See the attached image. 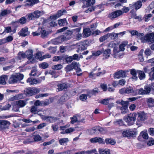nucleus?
Returning a JSON list of instances; mask_svg holds the SVG:
<instances>
[{"label": "nucleus", "instance_id": "23", "mask_svg": "<svg viewBox=\"0 0 154 154\" xmlns=\"http://www.w3.org/2000/svg\"><path fill=\"white\" fill-rule=\"evenodd\" d=\"M39 2L38 0H26V5L32 6L35 4Z\"/></svg>", "mask_w": 154, "mask_h": 154}, {"label": "nucleus", "instance_id": "44", "mask_svg": "<svg viewBox=\"0 0 154 154\" xmlns=\"http://www.w3.org/2000/svg\"><path fill=\"white\" fill-rule=\"evenodd\" d=\"M109 35V37H111V38L113 40L116 39L118 37L117 33H108Z\"/></svg>", "mask_w": 154, "mask_h": 154}, {"label": "nucleus", "instance_id": "47", "mask_svg": "<svg viewBox=\"0 0 154 154\" xmlns=\"http://www.w3.org/2000/svg\"><path fill=\"white\" fill-rule=\"evenodd\" d=\"M33 13L35 19L39 18L41 15V11H35Z\"/></svg>", "mask_w": 154, "mask_h": 154}, {"label": "nucleus", "instance_id": "25", "mask_svg": "<svg viewBox=\"0 0 154 154\" xmlns=\"http://www.w3.org/2000/svg\"><path fill=\"white\" fill-rule=\"evenodd\" d=\"M148 134L147 131H142L140 134L138 139L139 140L141 137L143 139H146L148 138Z\"/></svg>", "mask_w": 154, "mask_h": 154}, {"label": "nucleus", "instance_id": "5", "mask_svg": "<svg viewBox=\"0 0 154 154\" xmlns=\"http://www.w3.org/2000/svg\"><path fill=\"white\" fill-rule=\"evenodd\" d=\"M143 40H144V42H147L150 43L154 42V32L146 34L143 39Z\"/></svg>", "mask_w": 154, "mask_h": 154}, {"label": "nucleus", "instance_id": "3", "mask_svg": "<svg viewBox=\"0 0 154 154\" xmlns=\"http://www.w3.org/2000/svg\"><path fill=\"white\" fill-rule=\"evenodd\" d=\"M137 132L132 129L125 130L122 133V135L125 137H135Z\"/></svg>", "mask_w": 154, "mask_h": 154}, {"label": "nucleus", "instance_id": "24", "mask_svg": "<svg viewBox=\"0 0 154 154\" xmlns=\"http://www.w3.org/2000/svg\"><path fill=\"white\" fill-rule=\"evenodd\" d=\"M58 23L59 25L60 26H64L67 25L68 23L66 19H60L58 20Z\"/></svg>", "mask_w": 154, "mask_h": 154}, {"label": "nucleus", "instance_id": "54", "mask_svg": "<svg viewBox=\"0 0 154 154\" xmlns=\"http://www.w3.org/2000/svg\"><path fill=\"white\" fill-rule=\"evenodd\" d=\"M43 103L42 101H40L39 100H36L34 103V105L36 106H43Z\"/></svg>", "mask_w": 154, "mask_h": 154}, {"label": "nucleus", "instance_id": "40", "mask_svg": "<svg viewBox=\"0 0 154 154\" xmlns=\"http://www.w3.org/2000/svg\"><path fill=\"white\" fill-rule=\"evenodd\" d=\"M116 46V44L113 42H111L109 43V46L110 48H114L113 51L114 53H116L118 52L117 51H116V48L115 47Z\"/></svg>", "mask_w": 154, "mask_h": 154}, {"label": "nucleus", "instance_id": "16", "mask_svg": "<svg viewBox=\"0 0 154 154\" xmlns=\"http://www.w3.org/2000/svg\"><path fill=\"white\" fill-rule=\"evenodd\" d=\"M26 21V20L25 17H21L19 20L13 22L12 24L14 25H16L18 23H20L21 24H23L25 23Z\"/></svg>", "mask_w": 154, "mask_h": 154}, {"label": "nucleus", "instance_id": "29", "mask_svg": "<svg viewBox=\"0 0 154 154\" xmlns=\"http://www.w3.org/2000/svg\"><path fill=\"white\" fill-rule=\"evenodd\" d=\"M36 79L29 78L26 80L27 83H29V85H34L37 84Z\"/></svg>", "mask_w": 154, "mask_h": 154}, {"label": "nucleus", "instance_id": "52", "mask_svg": "<svg viewBox=\"0 0 154 154\" xmlns=\"http://www.w3.org/2000/svg\"><path fill=\"white\" fill-rule=\"evenodd\" d=\"M120 109L121 111V113L123 114H125L128 111V107L125 106V107H120Z\"/></svg>", "mask_w": 154, "mask_h": 154}, {"label": "nucleus", "instance_id": "42", "mask_svg": "<svg viewBox=\"0 0 154 154\" xmlns=\"http://www.w3.org/2000/svg\"><path fill=\"white\" fill-rule=\"evenodd\" d=\"M127 45V42H125L121 44L119 46L120 50L121 51H124L125 48L124 47Z\"/></svg>", "mask_w": 154, "mask_h": 154}, {"label": "nucleus", "instance_id": "2", "mask_svg": "<svg viewBox=\"0 0 154 154\" xmlns=\"http://www.w3.org/2000/svg\"><path fill=\"white\" fill-rule=\"evenodd\" d=\"M136 119V116L134 114L130 113L124 117V120L128 125H131L134 124Z\"/></svg>", "mask_w": 154, "mask_h": 154}, {"label": "nucleus", "instance_id": "10", "mask_svg": "<svg viewBox=\"0 0 154 154\" xmlns=\"http://www.w3.org/2000/svg\"><path fill=\"white\" fill-rule=\"evenodd\" d=\"M10 123L7 121L0 120V129L4 130L8 128Z\"/></svg>", "mask_w": 154, "mask_h": 154}, {"label": "nucleus", "instance_id": "1", "mask_svg": "<svg viewBox=\"0 0 154 154\" xmlns=\"http://www.w3.org/2000/svg\"><path fill=\"white\" fill-rule=\"evenodd\" d=\"M23 78L24 75L22 74L18 73L12 75L9 79L8 82L10 84L19 83Z\"/></svg>", "mask_w": 154, "mask_h": 154}, {"label": "nucleus", "instance_id": "20", "mask_svg": "<svg viewBox=\"0 0 154 154\" xmlns=\"http://www.w3.org/2000/svg\"><path fill=\"white\" fill-rule=\"evenodd\" d=\"M91 30L89 28L85 29L83 31V36L85 37H88L91 35Z\"/></svg>", "mask_w": 154, "mask_h": 154}, {"label": "nucleus", "instance_id": "55", "mask_svg": "<svg viewBox=\"0 0 154 154\" xmlns=\"http://www.w3.org/2000/svg\"><path fill=\"white\" fill-rule=\"evenodd\" d=\"M73 32V31L72 30H67L65 33H63V34L66 36H68L69 38V36L72 35Z\"/></svg>", "mask_w": 154, "mask_h": 154}, {"label": "nucleus", "instance_id": "48", "mask_svg": "<svg viewBox=\"0 0 154 154\" xmlns=\"http://www.w3.org/2000/svg\"><path fill=\"white\" fill-rule=\"evenodd\" d=\"M73 64L72 63L68 65L66 67L65 69L67 72H70L73 69V67L72 65Z\"/></svg>", "mask_w": 154, "mask_h": 154}, {"label": "nucleus", "instance_id": "11", "mask_svg": "<svg viewBox=\"0 0 154 154\" xmlns=\"http://www.w3.org/2000/svg\"><path fill=\"white\" fill-rule=\"evenodd\" d=\"M70 94L68 93H66L64 94L60 98L59 100V103L60 104L68 100L70 97Z\"/></svg>", "mask_w": 154, "mask_h": 154}, {"label": "nucleus", "instance_id": "57", "mask_svg": "<svg viewBox=\"0 0 154 154\" xmlns=\"http://www.w3.org/2000/svg\"><path fill=\"white\" fill-rule=\"evenodd\" d=\"M96 73L95 72V70H94L91 72L90 73L89 77L90 78L93 79H95L96 76Z\"/></svg>", "mask_w": 154, "mask_h": 154}, {"label": "nucleus", "instance_id": "15", "mask_svg": "<svg viewBox=\"0 0 154 154\" xmlns=\"http://www.w3.org/2000/svg\"><path fill=\"white\" fill-rule=\"evenodd\" d=\"M126 76L125 73L122 70H120L115 74L114 78L117 79L123 78Z\"/></svg>", "mask_w": 154, "mask_h": 154}, {"label": "nucleus", "instance_id": "17", "mask_svg": "<svg viewBox=\"0 0 154 154\" xmlns=\"http://www.w3.org/2000/svg\"><path fill=\"white\" fill-rule=\"evenodd\" d=\"M8 76L6 75H3L0 76V84L5 85L6 84V81L8 79Z\"/></svg>", "mask_w": 154, "mask_h": 154}, {"label": "nucleus", "instance_id": "53", "mask_svg": "<svg viewBox=\"0 0 154 154\" xmlns=\"http://www.w3.org/2000/svg\"><path fill=\"white\" fill-rule=\"evenodd\" d=\"M52 68L54 69H60L62 68V66L60 64H57L53 66Z\"/></svg>", "mask_w": 154, "mask_h": 154}, {"label": "nucleus", "instance_id": "43", "mask_svg": "<svg viewBox=\"0 0 154 154\" xmlns=\"http://www.w3.org/2000/svg\"><path fill=\"white\" fill-rule=\"evenodd\" d=\"M125 90L126 94H128L134 92V91L133 88L131 87H129L127 88H125Z\"/></svg>", "mask_w": 154, "mask_h": 154}, {"label": "nucleus", "instance_id": "34", "mask_svg": "<svg viewBox=\"0 0 154 154\" xmlns=\"http://www.w3.org/2000/svg\"><path fill=\"white\" fill-rule=\"evenodd\" d=\"M96 93V90L95 89L89 90L87 92V95L88 97H90L91 96L95 94Z\"/></svg>", "mask_w": 154, "mask_h": 154}, {"label": "nucleus", "instance_id": "41", "mask_svg": "<svg viewBox=\"0 0 154 154\" xmlns=\"http://www.w3.org/2000/svg\"><path fill=\"white\" fill-rule=\"evenodd\" d=\"M105 142L107 144H110L112 145L114 144L116 142L114 140L111 139H106L105 140Z\"/></svg>", "mask_w": 154, "mask_h": 154}, {"label": "nucleus", "instance_id": "45", "mask_svg": "<svg viewBox=\"0 0 154 154\" xmlns=\"http://www.w3.org/2000/svg\"><path fill=\"white\" fill-rule=\"evenodd\" d=\"M95 127H94L92 129H89L87 131L88 133L91 135H93L95 134L96 131Z\"/></svg>", "mask_w": 154, "mask_h": 154}, {"label": "nucleus", "instance_id": "58", "mask_svg": "<svg viewBox=\"0 0 154 154\" xmlns=\"http://www.w3.org/2000/svg\"><path fill=\"white\" fill-rule=\"evenodd\" d=\"M128 103L129 102L128 101H124L123 100H122L121 105L122 106L121 107H125V106L128 107Z\"/></svg>", "mask_w": 154, "mask_h": 154}, {"label": "nucleus", "instance_id": "39", "mask_svg": "<svg viewBox=\"0 0 154 154\" xmlns=\"http://www.w3.org/2000/svg\"><path fill=\"white\" fill-rule=\"evenodd\" d=\"M48 50L51 53L54 54L57 51V46H55L54 47L50 46L48 48Z\"/></svg>", "mask_w": 154, "mask_h": 154}, {"label": "nucleus", "instance_id": "64", "mask_svg": "<svg viewBox=\"0 0 154 154\" xmlns=\"http://www.w3.org/2000/svg\"><path fill=\"white\" fill-rule=\"evenodd\" d=\"M51 57V56L48 54H46L42 57H40L39 60L41 61L42 60L44 59L47 58H50Z\"/></svg>", "mask_w": 154, "mask_h": 154}, {"label": "nucleus", "instance_id": "26", "mask_svg": "<svg viewBox=\"0 0 154 154\" xmlns=\"http://www.w3.org/2000/svg\"><path fill=\"white\" fill-rule=\"evenodd\" d=\"M57 86L58 88L57 89L58 90V91H60L63 90H64L67 88L66 85L64 83L58 84Z\"/></svg>", "mask_w": 154, "mask_h": 154}, {"label": "nucleus", "instance_id": "31", "mask_svg": "<svg viewBox=\"0 0 154 154\" xmlns=\"http://www.w3.org/2000/svg\"><path fill=\"white\" fill-rule=\"evenodd\" d=\"M91 31L92 32V34H95V35H96V23H95L91 24Z\"/></svg>", "mask_w": 154, "mask_h": 154}, {"label": "nucleus", "instance_id": "7", "mask_svg": "<svg viewBox=\"0 0 154 154\" xmlns=\"http://www.w3.org/2000/svg\"><path fill=\"white\" fill-rule=\"evenodd\" d=\"M51 19L44 20L43 23L44 24L46 23V25L50 27H54L57 26V23L55 19L52 18L51 17Z\"/></svg>", "mask_w": 154, "mask_h": 154}, {"label": "nucleus", "instance_id": "46", "mask_svg": "<svg viewBox=\"0 0 154 154\" xmlns=\"http://www.w3.org/2000/svg\"><path fill=\"white\" fill-rule=\"evenodd\" d=\"M109 98H106L103 99L101 101H99L98 102L103 104L107 105L109 103Z\"/></svg>", "mask_w": 154, "mask_h": 154}, {"label": "nucleus", "instance_id": "56", "mask_svg": "<svg viewBox=\"0 0 154 154\" xmlns=\"http://www.w3.org/2000/svg\"><path fill=\"white\" fill-rule=\"evenodd\" d=\"M33 139L35 141H40L42 138L39 135H36L33 136Z\"/></svg>", "mask_w": 154, "mask_h": 154}, {"label": "nucleus", "instance_id": "30", "mask_svg": "<svg viewBox=\"0 0 154 154\" xmlns=\"http://www.w3.org/2000/svg\"><path fill=\"white\" fill-rule=\"evenodd\" d=\"M11 11L10 10L5 9L2 11L0 13V17H3L10 13Z\"/></svg>", "mask_w": 154, "mask_h": 154}, {"label": "nucleus", "instance_id": "63", "mask_svg": "<svg viewBox=\"0 0 154 154\" xmlns=\"http://www.w3.org/2000/svg\"><path fill=\"white\" fill-rule=\"evenodd\" d=\"M37 107L35 105L32 106L31 107L30 109V112L32 113H34L37 111Z\"/></svg>", "mask_w": 154, "mask_h": 154}, {"label": "nucleus", "instance_id": "36", "mask_svg": "<svg viewBox=\"0 0 154 154\" xmlns=\"http://www.w3.org/2000/svg\"><path fill=\"white\" fill-rule=\"evenodd\" d=\"M109 35L108 33L106 34L101 36L99 38V41L100 42H103L106 40L107 39L109 38Z\"/></svg>", "mask_w": 154, "mask_h": 154}, {"label": "nucleus", "instance_id": "14", "mask_svg": "<svg viewBox=\"0 0 154 154\" xmlns=\"http://www.w3.org/2000/svg\"><path fill=\"white\" fill-rule=\"evenodd\" d=\"M59 118L57 117H54L51 116H45L44 119L46 120L47 122L50 123H53L56 121L58 120Z\"/></svg>", "mask_w": 154, "mask_h": 154}, {"label": "nucleus", "instance_id": "18", "mask_svg": "<svg viewBox=\"0 0 154 154\" xmlns=\"http://www.w3.org/2000/svg\"><path fill=\"white\" fill-rule=\"evenodd\" d=\"M73 69H75L77 72H79L82 71L81 69L80 68V65L78 63L76 62H73L72 63Z\"/></svg>", "mask_w": 154, "mask_h": 154}, {"label": "nucleus", "instance_id": "61", "mask_svg": "<svg viewBox=\"0 0 154 154\" xmlns=\"http://www.w3.org/2000/svg\"><path fill=\"white\" fill-rule=\"evenodd\" d=\"M41 37L43 38H44L47 37L48 34L46 31L45 30H42L41 31Z\"/></svg>", "mask_w": 154, "mask_h": 154}, {"label": "nucleus", "instance_id": "9", "mask_svg": "<svg viewBox=\"0 0 154 154\" xmlns=\"http://www.w3.org/2000/svg\"><path fill=\"white\" fill-rule=\"evenodd\" d=\"M69 39L68 36H66L63 34L62 35L58 37L54 41H53V42H56V43H54V44H56L57 43H60L61 42L66 41Z\"/></svg>", "mask_w": 154, "mask_h": 154}, {"label": "nucleus", "instance_id": "19", "mask_svg": "<svg viewBox=\"0 0 154 154\" xmlns=\"http://www.w3.org/2000/svg\"><path fill=\"white\" fill-rule=\"evenodd\" d=\"M131 74L132 75L131 79H133V81H135L138 79V77L137 75V72L136 70L134 69H132L130 72Z\"/></svg>", "mask_w": 154, "mask_h": 154}, {"label": "nucleus", "instance_id": "37", "mask_svg": "<svg viewBox=\"0 0 154 154\" xmlns=\"http://www.w3.org/2000/svg\"><path fill=\"white\" fill-rule=\"evenodd\" d=\"M87 46L88 45L87 44H81L80 45H79V50L82 51L85 50L87 48Z\"/></svg>", "mask_w": 154, "mask_h": 154}, {"label": "nucleus", "instance_id": "35", "mask_svg": "<svg viewBox=\"0 0 154 154\" xmlns=\"http://www.w3.org/2000/svg\"><path fill=\"white\" fill-rule=\"evenodd\" d=\"M111 50L109 49H107L103 52V56L107 58L110 56Z\"/></svg>", "mask_w": 154, "mask_h": 154}, {"label": "nucleus", "instance_id": "60", "mask_svg": "<svg viewBox=\"0 0 154 154\" xmlns=\"http://www.w3.org/2000/svg\"><path fill=\"white\" fill-rule=\"evenodd\" d=\"M87 94H81L80 96V99L82 101H85L87 98Z\"/></svg>", "mask_w": 154, "mask_h": 154}, {"label": "nucleus", "instance_id": "12", "mask_svg": "<svg viewBox=\"0 0 154 154\" xmlns=\"http://www.w3.org/2000/svg\"><path fill=\"white\" fill-rule=\"evenodd\" d=\"M67 13L66 11L64 9L60 10L57 12L56 15H54L52 16H51L50 17H52V18L56 19L57 18H58L64 15V14Z\"/></svg>", "mask_w": 154, "mask_h": 154}, {"label": "nucleus", "instance_id": "4", "mask_svg": "<svg viewBox=\"0 0 154 154\" xmlns=\"http://www.w3.org/2000/svg\"><path fill=\"white\" fill-rule=\"evenodd\" d=\"M40 91V89L39 88H28L25 90V93L27 96H31L34 94L38 93Z\"/></svg>", "mask_w": 154, "mask_h": 154}, {"label": "nucleus", "instance_id": "49", "mask_svg": "<svg viewBox=\"0 0 154 154\" xmlns=\"http://www.w3.org/2000/svg\"><path fill=\"white\" fill-rule=\"evenodd\" d=\"M100 9L98 11V13H100L102 11H103L104 10L103 5L102 4H100L98 5H97V10Z\"/></svg>", "mask_w": 154, "mask_h": 154}, {"label": "nucleus", "instance_id": "13", "mask_svg": "<svg viewBox=\"0 0 154 154\" xmlns=\"http://www.w3.org/2000/svg\"><path fill=\"white\" fill-rule=\"evenodd\" d=\"M30 32L28 31V28L25 27L22 28L19 32V35L21 36L25 37L29 35Z\"/></svg>", "mask_w": 154, "mask_h": 154}, {"label": "nucleus", "instance_id": "38", "mask_svg": "<svg viewBox=\"0 0 154 154\" xmlns=\"http://www.w3.org/2000/svg\"><path fill=\"white\" fill-rule=\"evenodd\" d=\"M69 140L67 138H63L60 139L59 141L60 144L61 145H64V144L68 142Z\"/></svg>", "mask_w": 154, "mask_h": 154}, {"label": "nucleus", "instance_id": "59", "mask_svg": "<svg viewBox=\"0 0 154 154\" xmlns=\"http://www.w3.org/2000/svg\"><path fill=\"white\" fill-rule=\"evenodd\" d=\"M152 17V14H148L145 15L143 17L145 21L147 22L149 20V18Z\"/></svg>", "mask_w": 154, "mask_h": 154}, {"label": "nucleus", "instance_id": "51", "mask_svg": "<svg viewBox=\"0 0 154 154\" xmlns=\"http://www.w3.org/2000/svg\"><path fill=\"white\" fill-rule=\"evenodd\" d=\"M48 64L46 62L42 63V64L39 65L40 67H41L43 69H45L48 67Z\"/></svg>", "mask_w": 154, "mask_h": 154}, {"label": "nucleus", "instance_id": "6", "mask_svg": "<svg viewBox=\"0 0 154 154\" xmlns=\"http://www.w3.org/2000/svg\"><path fill=\"white\" fill-rule=\"evenodd\" d=\"M137 121V124L140 125L142 122L146 119L147 117V115L143 112L139 113Z\"/></svg>", "mask_w": 154, "mask_h": 154}, {"label": "nucleus", "instance_id": "27", "mask_svg": "<svg viewBox=\"0 0 154 154\" xmlns=\"http://www.w3.org/2000/svg\"><path fill=\"white\" fill-rule=\"evenodd\" d=\"M26 104V102L23 100H20L17 101L16 102V104L18 107H24Z\"/></svg>", "mask_w": 154, "mask_h": 154}, {"label": "nucleus", "instance_id": "50", "mask_svg": "<svg viewBox=\"0 0 154 154\" xmlns=\"http://www.w3.org/2000/svg\"><path fill=\"white\" fill-rule=\"evenodd\" d=\"M143 35L144 34L143 33H139L138 32V34L137 35L141 40L142 42L144 43V40H143V39L144 38V36H143Z\"/></svg>", "mask_w": 154, "mask_h": 154}, {"label": "nucleus", "instance_id": "22", "mask_svg": "<svg viewBox=\"0 0 154 154\" xmlns=\"http://www.w3.org/2000/svg\"><path fill=\"white\" fill-rule=\"evenodd\" d=\"M25 55L26 57L29 60H30L32 58L33 55V51L32 50H29L26 51Z\"/></svg>", "mask_w": 154, "mask_h": 154}, {"label": "nucleus", "instance_id": "32", "mask_svg": "<svg viewBox=\"0 0 154 154\" xmlns=\"http://www.w3.org/2000/svg\"><path fill=\"white\" fill-rule=\"evenodd\" d=\"M142 2L141 0H139L137 2L134 3L136 10L139 9L142 6Z\"/></svg>", "mask_w": 154, "mask_h": 154}, {"label": "nucleus", "instance_id": "21", "mask_svg": "<svg viewBox=\"0 0 154 154\" xmlns=\"http://www.w3.org/2000/svg\"><path fill=\"white\" fill-rule=\"evenodd\" d=\"M137 73L138 74V78L140 80H143L145 79L146 75L143 71L138 70Z\"/></svg>", "mask_w": 154, "mask_h": 154}, {"label": "nucleus", "instance_id": "8", "mask_svg": "<svg viewBox=\"0 0 154 154\" xmlns=\"http://www.w3.org/2000/svg\"><path fill=\"white\" fill-rule=\"evenodd\" d=\"M123 14V12L122 10H119L111 12L109 15L108 17L112 19L117 17Z\"/></svg>", "mask_w": 154, "mask_h": 154}, {"label": "nucleus", "instance_id": "33", "mask_svg": "<svg viewBox=\"0 0 154 154\" xmlns=\"http://www.w3.org/2000/svg\"><path fill=\"white\" fill-rule=\"evenodd\" d=\"M18 57L20 60L26 57L25 53L21 51L19 52L18 54Z\"/></svg>", "mask_w": 154, "mask_h": 154}, {"label": "nucleus", "instance_id": "62", "mask_svg": "<svg viewBox=\"0 0 154 154\" xmlns=\"http://www.w3.org/2000/svg\"><path fill=\"white\" fill-rule=\"evenodd\" d=\"M72 60H79L80 59V58H82V56H81L80 58L79 57V55L77 54H75L73 56H71Z\"/></svg>", "mask_w": 154, "mask_h": 154}, {"label": "nucleus", "instance_id": "28", "mask_svg": "<svg viewBox=\"0 0 154 154\" xmlns=\"http://www.w3.org/2000/svg\"><path fill=\"white\" fill-rule=\"evenodd\" d=\"M99 152L100 154H111L110 150L107 149H99Z\"/></svg>", "mask_w": 154, "mask_h": 154}]
</instances>
